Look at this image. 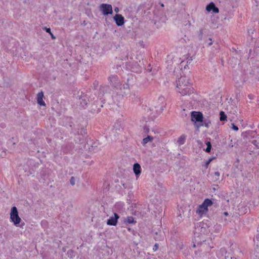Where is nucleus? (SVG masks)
I'll return each instance as SVG.
<instances>
[{"mask_svg":"<svg viewBox=\"0 0 259 259\" xmlns=\"http://www.w3.org/2000/svg\"><path fill=\"white\" fill-rule=\"evenodd\" d=\"M70 182L71 185L73 186L75 185V180L73 177H72L70 180Z\"/></svg>","mask_w":259,"mask_h":259,"instance_id":"nucleus-20","label":"nucleus"},{"mask_svg":"<svg viewBox=\"0 0 259 259\" xmlns=\"http://www.w3.org/2000/svg\"><path fill=\"white\" fill-rule=\"evenodd\" d=\"M126 222L129 224L135 223L134 218L133 217H128L126 220Z\"/></svg>","mask_w":259,"mask_h":259,"instance_id":"nucleus-18","label":"nucleus"},{"mask_svg":"<svg viewBox=\"0 0 259 259\" xmlns=\"http://www.w3.org/2000/svg\"><path fill=\"white\" fill-rule=\"evenodd\" d=\"M220 119L221 121H224V120H226L227 116L225 114V112L224 111H221L220 113Z\"/></svg>","mask_w":259,"mask_h":259,"instance_id":"nucleus-16","label":"nucleus"},{"mask_svg":"<svg viewBox=\"0 0 259 259\" xmlns=\"http://www.w3.org/2000/svg\"><path fill=\"white\" fill-rule=\"evenodd\" d=\"M122 88H123L124 90H126L127 91L129 90V86L128 84H123Z\"/></svg>","mask_w":259,"mask_h":259,"instance_id":"nucleus-25","label":"nucleus"},{"mask_svg":"<svg viewBox=\"0 0 259 259\" xmlns=\"http://www.w3.org/2000/svg\"><path fill=\"white\" fill-rule=\"evenodd\" d=\"M214 175L217 176V177H219L220 174V172L219 171H215L214 172Z\"/></svg>","mask_w":259,"mask_h":259,"instance_id":"nucleus-29","label":"nucleus"},{"mask_svg":"<svg viewBox=\"0 0 259 259\" xmlns=\"http://www.w3.org/2000/svg\"><path fill=\"white\" fill-rule=\"evenodd\" d=\"M153 140V137L150 136H148L146 138L143 139L142 144L145 146L146 144L149 142H152Z\"/></svg>","mask_w":259,"mask_h":259,"instance_id":"nucleus-12","label":"nucleus"},{"mask_svg":"<svg viewBox=\"0 0 259 259\" xmlns=\"http://www.w3.org/2000/svg\"><path fill=\"white\" fill-rule=\"evenodd\" d=\"M10 219L16 226H18L21 221V219L19 217L17 209L15 206H13L11 208Z\"/></svg>","mask_w":259,"mask_h":259,"instance_id":"nucleus-3","label":"nucleus"},{"mask_svg":"<svg viewBox=\"0 0 259 259\" xmlns=\"http://www.w3.org/2000/svg\"><path fill=\"white\" fill-rule=\"evenodd\" d=\"M206 9L207 11H212L215 13H218L219 12V9L215 7V5L213 3H210L206 6Z\"/></svg>","mask_w":259,"mask_h":259,"instance_id":"nucleus-10","label":"nucleus"},{"mask_svg":"<svg viewBox=\"0 0 259 259\" xmlns=\"http://www.w3.org/2000/svg\"><path fill=\"white\" fill-rule=\"evenodd\" d=\"M176 90L182 96L190 95L193 91V88L189 79L185 76H181L177 81Z\"/></svg>","mask_w":259,"mask_h":259,"instance_id":"nucleus-1","label":"nucleus"},{"mask_svg":"<svg viewBox=\"0 0 259 259\" xmlns=\"http://www.w3.org/2000/svg\"><path fill=\"white\" fill-rule=\"evenodd\" d=\"M224 215H226V216L228 215V212H224Z\"/></svg>","mask_w":259,"mask_h":259,"instance_id":"nucleus-32","label":"nucleus"},{"mask_svg":"<svg viewBox=\"0 0 259 259\" xmlns=\"http://www.w3.org/2000/svg\"><path fill=\"white\" fill-rule=\"evenodd\" d=\"M113 19L118 26H121L124 23V18L120 14H116Z\"/></svg>","mask_w":259,"mask_h":259,"instance_id":"nucleus-6","label":"nucleus"},{"mask_svg":"<svg viewBox=\"0 0 259 259\" xmlns=\"http://www.w3.org/2000/svg\"><path fill=\"white\" fill-rule=\"evenodd\" d=\"M206 144L207 145V148L205 149V151L207 153H209L211 150V144L210 142H207Z\"/></svg>","mask_w":259,"mask_h":259,"instance_id":"nucleus-17","label":"nucleus"},{"mask_svg":"<svg viewBox=\"0 0 259 259\" xmlns=\"http://www.w3.org/2000/svg\"><path fill=\"white\" fill-rule=\"evenodd\" d=\"M211 123L210 121H206V120H205L204 121V125H205V126H206V127H208L210 124Z\"/></svg>","mask_w":259,"mask_h":259,"instance_id":"nucleus-21","label":"nucleus"},{"mask_svg":"<svg viewBox=\"0 0 259 259\" xmlns=\"http://www.w3.org/2000/svg\"><path fill=\"white\" fill-rule=\"evenodd\" d=\"M248 97L250 99H253V96L251 95H248Z\"/></svg>","mask_w":259,"mask_h":259,"instance_id":"nucleus-30","label":"nucleus"},{"mask_svg":"<svg viewBox=\"0 0 259 259\" xmlns=\"http://www.w3.org/2000/svg\"><path fill=\"white\" fill-rule=\"evenodd\" d=\"M231 125H232V128L233 130H234L235 131H238V127L236 125H235L234 123H232Z\"/></svg>","mask_w":259,"mask_h":259,"instance_id":"nucleus-23","label":"nucleus"},{"mask_svg":"<svg viewBox=\"0 0 259 259\" xmlns=\"http://www.w3.org/2000/svg\"><path fill=\"white\" fill-rule=\"evenodd\" d=\"M203 115L200 112L192 111L191 112V120L195 122H201L203 121Z\"/></svg>","mask_w":259,"mask_h":259,"instance_id":"nucleus-5","label":"nucleus"},{"mask_svg":"<svg viewBox=\"0 0 259 259\" xmlns=\"http://www.w3.org/2000/svg\"><path fill=\"white\" fill-rule=\"evenodd\" d=\"M42 29L45 30H46V31L48 33H49V34L51 33V29L50 28H47L46 27H43Z\"/></svg>","mask_w":259,"mask_h":259,"instance_id":"nucleus-24","label":"nucleus"},{"mask_svg":"<svg viewBox=\"0 0 259 259\" xmlns=\"http://www.w3.org/2000/svg\"><path fill=\"white\" fill-rule=\"evenodd\" d=\"M159 100H161V101H162V100H164V98H160L159 99Z\"/></svg>","mask_w":259,"mask_h":259,"instance_id":"nucleus-33","label":"nucleus"},{"mask_svg":"<svg viewBox=\"0 0 259 259\" xmlns=\"http://www.w3.org/2000/svg\"><path fill=\"white\" fill-rule=\"evenodd\" d=\"M50 34L51 35V37L53 39H56V37L54 35V34L52 32H51V33H50Z\"/></svg>","mask_w":259,"mask_h":259,"instance_id":"nucleus-28","label":"nucleus"},{"mask_svg":"<svg viewBox=\"0 0 259 259\" xmlns=\"http://www.w3.org/2000/svg\"><path fill=\"white\" fill-rule=\"evenodd\" d=\"M209 40H210V42H209L208 45L210 46V45H211L212 44V42L211 41V38H210Z\"/></svg>","mask_w":259,"mask_h":259,"instance_id":"nucleus-31","label":"nucleus"},{"mask_svg":"<svg viewBox=\"0 0 259 259\" xmlns=\"http://www.w3.org/2000/svg\"><path fill=\"white\" fill-rule=\"evenodd\" d=\"M186 140V136L184 135H182L179 138L177 143L179 145H182L184 144Z\"/></svg>","mask_w":259,"mask_h":259,"instance_id":"nucleus-14","label":"nucleus"},{"mask_svg":"<svg viewBox=\"0 0 259 259\" xmlns=\"http://www.w3.org/2000/svg\"><path fill=\"white\" fill-rule=\"evenodd\" d=\"M141 166L139 164L137 163L134 164L133 166V170L136 175H139L141 173Z\"/></svg>","mask_w":259,"mask_h":259,"instance_id":"nucleus-11","label":"nucleus"},{"mask_svg":"<svg viewBox=\"0 0 259 259\" xmlns=\"http://www.w3.org/2000/svg\"><path fill=\"white\" fill-rule=\"evenodd\" d=\"M114 11H115L116 13H118V12H119V8H117V7H115V8H114Z\"/></svg>","mask_w":259,"mask_h":259,"instance_id":"nucleus-27","label":"nucleus"},{"mask_svg":"<svg viewBox=\"0 0 259 259\" xmlns=\"http://www.w3.org/2000/svg\"><path fill=\"white\" fill-rule=\"evenodd\" d=\"M119 218V215L116 213H114V217H111L107 220V224L110 226H116Z\"/></svg>","mask_w":259,"mask_h":259,"instance_id":"nucleus-7","label":"nucleus"},{"mask_svg":"<svg viewBox=\"0 0 259 259\" xmlns=\"http://www.w3.org/2000/svg\"><path fill=\"white\" fill-rule=\"evenodd\" d=\"M99 10L105 16L108 15V14H112L113 13L112 7L109 4H101L100 6Z\"/></svg>","mask_w":259,"mask_h":259,"instance_id":"nucleus-4","label":"nucleus"},{"mask_svg":"<svg viewBox=\"0 0 259 259\" xmlns=\"http://www.w3.org/2000/svg\"><path fill=\"white\" fill-rule=\"evenodd\" d=\"M255 11L256 13L259 15V0H255Z\"/></svg>","mask_w":259,"mask_h":259,"instance_id":"nucleus-19","label":"nucleus"},{"mask_svg":"<svg viewBox=\"0 0 259 259\" xmlns=\"http://www.w3.org/2000/svg\"><path fill=\"white\" fill-rule=\"evenodd\" d=\"M111 84L115 88H117L119 85V81L117 76L111 75L109 77Z\"/></svg>","mask_w":259,"mask_h":259,"instance_id":"nucleus-8","label":"nucleus"},{"mask_svg":"<svg viewBox=\"0 0 259 259\" xmlns=\"http://www.w3.org/2000/svg\"><path fill=\"white\" fill-rule=\"evenodd\" d=\"M87 97L86 95H84V96H82L80 99H79V102H80V103L83 106L84 105H87V104H88V102H87Z\"/></svg>","mask_w":259,"mask_h":259,"instance_id":"nucleus-13","label":"nucleus"},{"mask_svg":"<svg viewBox=\"0 0 259 259\" xmlns=\"http://www.w3.org/2000/svg\"><path fill=\"white\" fill-rule=\"evenodd\" d=\"M212 158H210L205 163V168H207L208 167V165L209 164V163H210V162L212 161Z\"/></svg>","mask_w":259,"mask_h":259,"instance_id":"nucleus-22","label":"nucleus"},{"mask_svg":"<svg viewBox=\"0 0 259 259\" xmlns=\"http://www.w3.org/2000/svg\"><path fill=\"white\" fill-rule=\"evenodd\" d=\"M212 204V201L209 199H205L202 204L198 206L196 213L200 216L205 214L208 211V206Z\"/></svg>","mask_w":259,"mask_h":259,"instance_id":"nucleus-2","label":"nucleus"},{"mask_svg":"<svg viewBox=\"0 0 259 259\" xmlns=\"http://www.w3.org/2000/svg\"><path fill=\"white\" fill-rule=\"evenodd\" d=\"M44 97V93L42 91L39 92L37 95V102L40 106H46V103L43 100Z\"/></svg>","mask_w":259,"mask_h":259,"instance_id":"nucleus-9","label":"nucleus"},{"mask_svg":"<svg viewBox=\"0 0 259 259\" xmlns=\"http://www.w3.org/2000/svg\"><path fill=\"white\" fill-rule=\"evenodd\" d=\"M67 255L68 257L72 258L75 255V252L72 250H69L67 251Z\"/></svg>","mask_w":259,"mask_h":259,"instance_id":"nucleus-15","label":"nucleus"},{"mask_svg":"<svg viewBox=\"0 0 259 259\" xmlns=\"http://www.w3.org/2000/svg\"><path fill=\"white\" fill-rule=\"evenodd\" d=\"M158 248V244L156 243L154 246V247L153 248V250L155 251H156Z\"/></svg>","mask_w":259,"mask_h":259,"instance_id":"nucleus-26","label":"nucleus"},{"mask_svg":"<svg viewBox=\"0 0 259 259\" xmlns=\"http://www.w3.org/2000/svg\"><path fill=\"white\" fill-rule=\"evenodd\" d=\"M161 6H162V7H163V6H164L163 4H162V5H161Z\"/></svg>","mask_w":259,"mask_h":259,"instance_id":"nucleus-34","label":"nucleus"}]
</instances>
